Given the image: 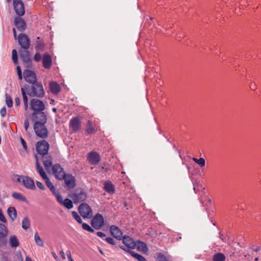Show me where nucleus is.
<instances>
[{
    "label": "nucleus",
    "mask_w": 261,
    "mask_h": 261,
    "mask_svg": "<svg viewBox=\"0 0 261 261\" xmlns=\"http://www.w3.org/2000/svg\"><path fill=\"white\" fill-rule=\"evenodd\" d=\"M198 185V181H197V180H195L194 182H193V186H194V190L195 191V193H196V188L195 187L196 186H197Z\"/></svg>",
    "instance_id": "59"
},
{
    "label": "nucleus",
    "mask_w": 261,
    "mask_h": 261,
    "mask_svg": "<svg viewBox=\"0 0 261 261\" xmlns=\"http://www.w3.org/2000/svg\"><path fill=\"white\" fill-rule=\"evenodd\" d=\"M30 109L34 112H41L45 109L43 102L39 99L34 98L30 101Z\"/></svg>",
    "instance_id": "7"
},
{
    "label": "nucleus",
    "mask_w": 261,
    "mask_h": 261,
    "mask_svg": "<svg viewBox=\"0 0 261 261\" xmlns=\"http://www.w3.org/2000/svg\"><path fill=\"white\" fill-rule=\"evenodd\" d=\"M49 89L53 94H57L60 91V87L56 82H51L49 84Z\"/></svg>",
    "instance_id": "27"
},
{
    "label": "nucleus",
    "mask_w": 261,
    "mask_h": 261,
    "mask_svg": "<svg viewBox=\"0 0 261 261\" xmlns=\"http://www.w3.org/2000/svg\"><path fill=\"white\" fill-rule=\"evenodd\" d=\"M88 159L89 162L92 165H97L100 160L99 154L94 151H91L88 153Z\"/></svg>",
    "instance_id": "17"
},
{
    "label": "nucleus",
    "mask_w": 261,
    "mask_h": 261,
    "mask_svg": "<svg viewBox=\"0 0 261 261\" xmlns=\"http://www.w3.org/2000/svg\"><path fill=\"white\" fill-rule=\"evenodd\" d=\"M13 33L14 37L15 39H17L18 37H17L16 31V30L15 28L13 29Z\"/></svg>",
    "instance_id": "61"
},
{
    "label": "nucleus",
    "mask_w": 261,
    "mask_h": 261,
    "mask_svg": "<svg viewBox=\"0 0 261 261\" xmlns=\"http://www.w3.org/2000/svg\"><path fill=\"white\" fill-rule=\"evenodd\" d=\"M13 6L15 12L18 16H21L24 14V5L21 0H14Z\"/></svg>",
    "instance_id": "13"
},
{
    "label": "nucleus",
    "mask_w": 261,
    "mask_h": 261,
    "mask_svg": "<svg viewBox=\"0 0 261 261\" xmlns=\"http://www.w3.org/2000/svg\"><path fill=\"white\" fill-rule=\"evenodd\" d=\"M28 89V85L25 84L23 87L21 88V92L22 95L23 103L28 102V97L27 96V89Z\"/></svg>",
    "instance_id": "31"
},
{
    "label": "nucleus",
    "mask_w": 261,
    "mask_h": 261,
    "mask_svg": "<svg viewBox=\"0 0 261 261\" xmlns=\"http://www.w3.org/2000/svg\"><path fill=\"white\" fill-rule=\"evenodd\" d=\"M46 123H40L35 122L33 125V128L36 135L42 139L46 138L48 136V130L45 125Z\"/></svg>",
    "instance_id": "2"
},
{
    "label": "nucleus",
    "mask_w": 261,
    "mask_h": 261,
    "mask_svg": "<svg viewBox=\"0 0 261 261\" xmlns=\"http://www.w3.org/2000/svg\"><path fill=\"white\" fill-rule=\"evenodd\" d=\"M74 203H79L86 200L87 195L86 193L81 189H76L69 194Z\"/></svg>",
    "instance_id": "3"
},
{
    "label": "nucleus",
    "mask_w": 261,
    "mask_h": 261,
    "mask_svg": "<svg viewBox=\"0 0 261 261\" xmlns=\"http://www.w3.org/2000/svg\"><path fill=\"white\" fill-rule=\"evenodd\" d=\"M6 103L9 108H11L13 106L12 99L7 94H6Z\"/></svg>",
    "instance_id": "41"
},
{
    "label": "nucleus",
    "mask_w": 261,
    "mask_h": 261,
    "mask_svg": "<svg viewBox=\"0 0 261 261\" xmlns=\"http://www.w3.org/2000/svg\"><path fill=\"white\" fill-rule=\"evenodd\" d=\"M30 227V221L28 217H24L22 221V227L24 229H27Z\"/></svg>",
    "instance_id": "36"
},
{
    "label": "nucleus",
    "mask_w": 261,
    "mask_h": 261,
    "mask_svg": "<svg viewBox=\"0 0 261 261\" xmlns=\"http://www.w3.org/2000/svg\"><path fill=\"white\" fill-rule=\"evenodd\" d=\"M66 254H67V256L69 261H74L71 257V252L70 251H68L66 252Z\"/></svg>",
    "instance_id": "55"
},
{
    "label": "nucleus",
    "mask_w": 261,
    "mask_h": 261,
    "mask_svg": "<svg viewBox=\"0 0 261 261\" xmlns=\"http://www.w3.org/2000/svg\"><path fill=\"white\" fill-rule=\"evenodd\" d=\"M29 125H30V123H29V120L28 119H25L24 120V127L25 130L27 132H28Z\"/></svg>",
    "instance_id": "47"
},
{
    "label": "nucleus",
    "mask_w": 261,
    "mask_h": 261,
    "mask_svg": "<svg viewBox=\"0 0 261 261\" xmlns=\"http://www.w3.org/2000/svg\"><path fill=\"white\" fill-rule=\"evenodd\" d=\"M96 233L97 235L100 238H105L106 237V234L102 232L98 231Z\"/></svg>",
    "instance_id": "57"
},
{
    "label": "nucleus",
    "mask_w": 261,
    "mask_h": 261,
    "mask_svg": "<svg viewBox=\"0 0 261 261\" xmlns=\"http://www.w3.org/2000/svg\"><path fill=\"white\" fill-rule=\"evenodd\" d=\"M156 261H169L167 258L161 253H158Z\"/></svg>",
    "instance_id": "45"
},
{
    "label": "nucleus",
    "mask_w": 261,
    "mask_h": 261,
    "mask_svg": "<svg viewBox=\"0 0 261 261\" xmlns=\"http://www.w3.org/2000/svg\"><path fill=\"white\" fill-rule=\"evenodd\" d=\"M105 190L109 194H113L115 191V187L111 181H106L104 184Z\"/></svg>",
    "instance_id": "24"
},
{
    "label": "nucleus",
    "mask_w": 261,
    "mask_h": 261,
    "mask_svg": "<svg viewBox=\"0 0 261 261\" xmlns=\"http://www.w3.org/2000/svg\"><path fill=\"white\" fill-rule=\"evenodd\" d=\"M15 105L16 106H18L20 104V100L18 97H15L14 99Z\"/></svg>",
    "instance_id": "56"
},
{
    "label": "nucleus",
    "mask_w": 261,
    "mask_h": 261,
    "mask_svg": "<svg viewBox=\"0 0 261 261\" xmlns=\"http://www.w3.org/2000/svg\"><path fill=\"white\" fill-rule=\"evenodd\" d=\"M17 40L21 46L20 50H28L30 46V40L28 37L24 34H20L18 36Z\"/></svg>",
    "instance_id": "6"
},
{
    "label": "nucleus",
    "mask_w": 261,
    "mask_h": 261,
    "mask_svg": "<svg viewBox=\"0 0 261 261\" xmlns=\"http://www.w3.org/2000/svg\"><path fill=\"white\" fill-rule=\"evenodd\" d=\"M112 236L118 240H121L123 237L121 230L116 226L112 225L110 228Z\"/></svg>",
    "instance_id": "19"
},
{
    "label": "nucleus",
    "mask_w": 261,
    "mask_h": 261,
    "mask_svg": "<svg viewBox=\"0 0 261 261\" xmlns=\"http://www.w3.org/2000/svg\"><path fill=\"white\" fill-rule=\"evenodd\" d=\"M104 223V219L102 216L100 214H97L91 220V225L96 229H99L101 228Z\"/></svg>",
    "instance_id": "10"
},
{
    "label": "nucleus",
    "mask_w": 261,
    "mask_h": 261,
    "mask_svg": "<svg viewBox=\"0 0 261 261\" xmlns=\"http://www.w3.org/2000/svg\"><path fill=\"white\" fill-rule=\"evenodd\" d=\"M34 58L36 61L38 62L41 60V57L39 53H36L34 56Z\"/></svg>",
    "instance_id": "51"
},
{
    "label": "nucleus",
    "mask_w": 261,
    "mask_h": 261,
    "mask_svg": "<svg viewBox=\"0 0 261 261\" xmlns=\"http://www.w3.org/2000/svg\"><path fill=\"white\" fill-rule=\"evenodd\" d=\"M36 186L41 190H45V187L40 182L37 181L36 182Z\"/></svg>",
    "instance_id": "54"
},
{
    "label": "nucleus",
    "mask_w": 261,
    "mask_h": 261,
    "mask_svg": "<svg viewBox=\"0 0 261 261\" xmlns=\"http://www.w3.org/2000/svg\"><path fill=\"white\" fill-rule=\"evenodd\" d=\"M43 47H44V45H43V43H42L41 42H38L36 44V48L37 49H39V50H42Z\"/></svg>",
    "instance_id": "52"
},
{
    "label": "nucleus",
    "mask_w": 261,
    "mask_h": 261,
    "mask_svg": "<svg viewBox=\"0 0 261 261\" xmlns=\"http://www.w3.org/2000/svg\"><path fill=\"white\" fill-rule=\"evenodd\" d=\"M56 198L57 201L62 205H63L64 207L67 208V209H71L73 207V202L72 201L68 198H66L64 200H63L62 196L59 194L56 195Z\"/></svg>",
    "instance_id": "15"
},
{
    "label": "nucleus",
    "mask_w": 261,
    "mask_h": 261,
    "mask_svg": "<svg viewBox=\"0 0 261 261\" xmlns=\"http://www.w3.org/2000/svg\"><path fill=\"white\" fill-rule=\"evenodd\" d=\"M9 244L12 248H16L19 246V242L16 236L12 235L10 237Z\"/></svg>",
    "instance_id": "23"
},
{
    "label": "nucleus",
    "mask_w": 261,
    "mask_h": 261,
    "mask_svg": "<svg viewBox=\"0 0 261 261\" xmlns=\"http://www.w3.org/2000/svg\"><path fill=\"white\" fill-rule=\"evenodd\" d=\"M82 228L83 229L91 232H93L94 231L93 228H92L88 224L85 223L82 224Z\"/></svg>",
    "instance_id": "44"
},
{
    "label": "nucleus",
    "mask_w": 261,
    "mask_h": 261,
    "mask_svg": "<svg viewBox=\"0 0 261 261\" xmlns=\"http://www.w3.org/2000/svg\"><path fill=\"white\" fill-rule=\"evenodd\" d=\"M7 213L12 221L15 220L17 217V212L14 207H9L7 210Z\"/></svg>",
    "instance_id": "29"
},
{
    "label": "nucleus",
    "mask_w": 261,
    "mask_h": 261,
    "mask_svg": "<svg viewBox=\"0 0 261 261\" xmlns=\"http://www.w3.org/2000/svg\"><path fill=\"white\" fill-rule=\"evenodd\" d=\"M8 230L7 227L2 224H0V235L8 234Z\"/></svg>",
    "instance_id": "40"
},
{
    "label": "nucleus",
    "mask_w": 261,
    "mask_h": 261,
    "mask_svg": "<svg viewBox=\"0 0 261 261\" xmlns=\"http://www.w3.org/2000/svg\"><path fill=\"white\" fill-rule=\"evenodd\" d=\"M7 234L0 235V247H6L7 244V240L6 239Z\"/></svg>",
    "instance_id": "38"
},
{
    "label": "nucleus",
    "mask_w": 261,
    "mask_h": 261,
    "mask_svg": "<svg viewBox=\"0 0 261 261\" xmlns=\"http://www.w3.org/2000/svg\"><path fill=\"white\" fill-rule=\"evenodd\" d=\"M136 243V247L137 248L138 251H141L143 253H146L147 252L148 248L145 243L139 241H137Z\"/></svg>",
    "instance_id": "25"
},
{
    "label": "nucleus",
    "mask_w": 261,
    "mask_h": 261,
    "mask_svg": "<svg viewBox=\"0 0 261 261\" xmlns=\"http://www.w3.org/2000/svg\"><path fill=\"white\" fill-rule=\"evenodd\" d=\"M34 240L35 243L37 245L41 247L44 246V243L42 240L40 238L37 232H36L34 235Z\"/></svg>",
    "instance_id": "34"
},
{
    "label": "nucleus",
    "mask_w": 261,
    "mask_h": 261,
    "mask_svg": "<svg viewBox=\"0 0 261 261\" xmlns=\"http://www.w3.org/2000/svg\"><path fill=\"white\" fill-rule=\"evenodd\" d=\"M253 246H252V248L254 250V251L255 252H258V251L261 250V246H258L255 249H253Z\"/></svg>",
    "instance_id": "62"
},
{
    "label": "nucleus",
    "mask_w": 261,
    "mask_h": 261,
    "mask_svg": "<svg viewBox=\"0 0 261 261\" xmlns=\"http://www.w3.org/2000/svg\"><path fill=\"white\" fill-rule=\"evenodd\" d=\"M220 238L224 243H229L228 239H227L225 237H223V234L220 232Z\"/></svg>",
    "instance_id": "53"
},
{
    "label": "nucleus",
    "mask_w": 261,
    "mask_h": 261,
    "mask_svg": "<svg viewBox=\"0 0 261 261\" xmlns=\"http://www.w3.org/2000/svg\"><path fill=\"white\" fill-rule=\"evenodd\" d=\"M16 70H17V74H22V73H21V69H20V67L19 66H17V67H16Z\"/></svg>",
    "instance_id": "60"
},
{
    "label": "nucleus",
    "mask_w": 261,
    "mask_h": 261,
    "mask_svg": "<svg viewBox=\"0 0 261 261\" xmlns=\"http://www.w3.org/2000/svg\"><path fill=\"white\" fill-rule=\"evenodd\" d=\"M53 173L56 178L59 180L63 179L66 173L63 168L59 164H55L52 167Z\"/></svg>",
    "instance_id": "11"
},
{
    "label": "nucleus",
    "mask_w": 261,
    "mask_h": 261,
    "mask_svg": "<svg viewBox=\"0 0 261 261\" xmlns=\"http://www.w3.org/2000/svg\"><path fill=\"white\" fill-rule=\"evenodd\" d=\"M1 115L2 117H4L6 115L7 110L6 107H3L0 111Z\"/></svg>",
    "instance_id": "50"
},
{
    "label": "nucleus",
    "mask_w": 261,
    "mask_h": 261,
    "mask_svg": "<svg viewBox=\"0 0 261 261\" xmlns=\"http://www.w3.org/2000/svg\"><path fill=\"white\" fill-rule=\"evenodd\" d=\"M71 214H72L73 217L77 221V222L78 223H82V220L77 212H76L75 211H72Z\"/></svg>",
    "instance_id": "43"
},
{
    "label": "nucleus",
    "mask_w": 261,
    "mask_h": 261,
    "mask_svg": "<svg viewBox=\"0 0 261 261\" xmlns=\"http://www.w3.org/2000/svg\"><path fill=\"white\" fill-rule=\"evenodd\" d=\"M21 142L23 147V148L27 149V144L24 139H23L22 138H21Z\"/></svg>",
    "instance_id": "58"
},
{
    "label": "nucleus",
    "mask_w": 261,
    "mask_h": 261,
    "mask_svg": "<svg viewBox=\"0 0 261 261\" xmlns=\"http://www.w3.org/2000/svg\"><path fill=\"white\" fill-rule=\"evenodd\" d=\"M20 58L22 59L23 63L26 67H29L32 65L29 50H23L19 51Z\"/></svg>",
    "instance_id": "12"
},
{
    "label": "nucleus",
    "mask_w": 261,
    "mask_h": 261,
    "mask_svg": "<svg viewBox=\"0 0 261 261\" xmlns=\"http://www.w3.org/2000/svg\"><path fill=\"white\" fill-rule=\"evenodd\" d=\"M129 253L133 257L137 259L138 261H147L144 257L137 253L135 252L134 251H129Z\"/></svg>",
    "instance_id": "33"
},
{
    "label": "nucleus",
    "mask_w": 261,
    "mask_h": 261,
    "mask_svg": "<svg viewBox=\"0 0 261 261\" xmlns=\"http://www.w3.org/2000/svg\"><path fill=\"white\" fill-rule=\"evenodd\" d=\"M36 168L37 172L40 174V176L44 179L47 178V176L44 171L43 168L40 166L38 160L36 162Z\"/></svg>",
    "instance_id": "28"
},
{
    "label": "nucleus",
    "mask_w": 261,
    "mask_h": 261,
    "mask_svg": "<svg viewBox=\"0 0 261 261\" xmlns=\"http://www.w3.org/2000/svg\"><path fill=\"white\" fill-rule=\"evenodd\" d=\"M63 179L67 187L69 189L73 188L75 186V179L71 174H66Z\"/></svg>",
    "instance_id": "20"
},
{
    "label": "nucleus",
    "mask_w": 261,
    "mask_h": 261,
    "mask_svg": "<svg viewBox=\"0 0 261 261\" xmlns=\"http://www.w3.org/2000/svg\"><path fill=\"white\" fill-rule=\"evenodd\" d=\"M42 63L45 69H48L50 67L52 61L50 56L48 54H45L44 55L42 58Z\"/></svg>",
    "instance_id": "22"
},
{
    "label": "nucleus",
    "mask_w": 261,
    "mask_h": 261,
    "mask_svg": "<svg viewBox=\"0 0 261 261\" xmlns=\"http://www.w3.org/2000/svg\"><path fill=\"white\" fill-rule=\"evenodd\" d=\"M96 129L93 126L92 122L90 120L88 121V125L86 129V132L88 134H93L95 133Z\"/></svg>",
    "instance_id": "30"
},
{
    "label": "nucleus",
    "mask_w": 261,
    "mask_h": 261,
    "mask_svg": "<svg viewBox=\"0 0 261 261\" xmlns=\"http://www.w3.org/2000/svg\"><path fill=\"white\" fill-rule=\"evenodd\" d=\"M105 240L108 243H109L110 244H111L112 245H116V242H115V240L113 238H110V237L106 238L105 239Z\"/></svg>",
    "instance_id": "46"
},
{
    "label": "nucleus",
    "mask_w": 261,
    "mask_h": 261,
    "mask_svg": "<svg viewBox=\"0 0 261 261\" xmlns=\"http://www.w3.org/2000/svg\"><path fill=\"white\" fill-rule=\"evenodd\" d=\"M192 160L194 162L198 164L201 167H204L205 165V161L203 158H200L199 159L196 158H193Z\"/></svg>",
    "instance_id": "37"
},
{
    "label": "nucleus",
    "mask_w": 261,
    "mask_h": 261,
    "mask_svg": "<svg viewBox=\"0 0 261 261\" xmlns=\"http://www.w3.org/2000/svg\"><path fill=\"white\" fill-rule=\"evenodd\" d=\"M23 76L25 81L30 84H34L37 81L36 74L31 70H24L23 72Z\"/></svg>",
    "instance_id": "14"
},
{
    "label": "nucleus",
    "mask_w": 261,
    "mask_h": 261,
    "mask_svg": "<svg viewBox=\"0 0 261 261\" xmlns=\"http://www.w3.org/2000/svg\"><path fill=\"white\" fill-rule=\"evenodd\" d=\"M225 258V256L222 253H217L213 256V261H224Z\"/></svg>",
    "instance_id": "32"
},
{
    "label": "nucleus",
    "mask_w": 261,
    "mask_h": 261,
    "mask_svg": "<svg viewBox=\"0 0 261 261\" xmlns=\"http://www.w3.org/2000/svg\"><path fill=\"white\" fill-rule=\"evenodd\" d=\"M69 125L74 132H76L81 128V122L77 117H74L70 121Z\"/></svg>",
    "instance_id": "18"
},
{
    "label": "nucleus",
    "mask_w": 261,
    "mask_h": 261,
    "mask_svg": "<svg viewBox=\"0 0 261 261\" xmlns=\"http://www.w3.org/2000/svg\"><path fill=\"white\" fill-rule=\"evenodd\" d=\"M14 24L19 31L22 32L25 29V23L19 16L15 18Z\"/></svg>",
    "instance_id": "21"
},
{
    "label": "nucleus",
    "mask_w": 261,
    "mask_h": 261,
    "mask_svg": "<svg viewBox=\"0 0 261 261\" xmlns=\"http://www.w3.org/2000/svg\"><path fill=\"white\" fill-rule=\"evenodd\" d=\"M45 180V184L47 187L50 189V191L52 192L53 194L56 197L57 195L59 194L58 192H57L56 190V189L51 182L50 181V179L48 178V177H47L46 178L44 179Z\"/></svg>",
    "instance_id": "26"
},
{
    "label": "nucleus",
    "mask_w": 261,
    "mask_h": 261,
    "mask_svg": "<svg viewBox=\"0 0 261 261\" xmlns=\"http://www.w3.org/2000/svg\"><path fill=\"white\" fill-rule=\"evenodd\" d=\"M12 196L14 198L19 200L21 201L25 202L27 201L26 198L24 196H23L21 194L19 193H17V192L13 193L12 194Z\"/></svg>",
    "instance_id": "35"
},
{
    "label": "nucleus",
    "mask_w": 261,
    "mask_h": 261,
    "mask_svg": "<svg viewBox=\"0 0 261 261\" xmlns=\"http://www.w3.org/2000/svg\"><path fill=\"white\" fill-rule=\"evenodd\" d=\"M79 211L81 215L84 218H90L92 215L91 207L85 203H83L80 205Z\"/></svg>",
    "instance_id": "9"
},
{
    "label": "nucleus",
    "mask_w": 261,
    "mask_h": 261,
    "mask_svg": "<svg viewBox=\"0 0 261 261\" xmlns=\"http://www.w3.org/2000/svg\"><path fill=\"white\" fill-rule=\"evenodd\" d=\"M43 165L46 169L52 166L51 159L50 157L44 159Z\"/></svg>",
    "instance_id": "39"
},
{
    "label": "nucleus",
    "mask_w": 261,
    "mask_h": 261,
    "mask_svg": "<svg viewBox=\"0 0 261 261\" xmlns=\"http://www.w3.org/2000/svg\"><path fill=\"white\" fill-rule=\"evenodd\" d=\"M25 261H33V260L29 256H27L25 257Z\"/></svg>",
    "instance_id": "64"
},
{
    "label": "nucleus",
    "mask_w": 261,
    "mask_h": 261,
    "mask_svg": "<svg viewBox=\"0 0 261 261\" xmlns=\"http://www.w3.org/2000/svg\"><path fill=\"white\" fill-rule=\"evenodd\" d=\"M17 259L18 261H23V258L21 253L19 251L17 252L16 254Z\"/></svg>",
    "instance_id": "49"
},
{
    "label": "nucleus",
    "mask_w": 261,
    "mask_h": 261,
    "mask_svg": "<svg viewBox=\"0 0 261 261\" xmlns=\"http://www.w3.org/2000/svg\"><path fill=\"white\" fill-rule=\"evenodd\" d=\"M250 88L252 90H254L255 89V85L254 84H251L250 85Z\"/></svg>",
    "instance_id": "63"
},
{
    "label": "nucleus",
    "mask_w": 261,
    "mask_h": 261,
    "mask_svg": "<svg viewBox=\"0 0 261 261\" xmlns=\"http://www.w3.org/2000/svg\"><path fill=\"white\" fill-rule=\"evenodd\" d=\"M123 243L124 244L126 247L123 246H119V248L129 253V251H132V249H134L136 248V242H135L134 240L127 236H124L122 238Z\"/></svg>",
    "instance_id": "5"
},
{
    "label": "nucleus",
    "mask_w": 261,
    "mask_h": 261,
    "mask_svg": "<svg viewBox=\"0 0 261 261\" xmlns=\"http://www.w3.org/2000/svg\"><path fill=\"white\" fill-rule=\"evenodd\" d=\"M31 87L28 85L27 89V94L31 97H42L44 95V91L41 83L35 82Z\"/></svg>",
    "instance_id": "1"
},
{
    "label": "nucleus",
    "mask_w": 261,
    "mask_h": 261,
    "mask_svg": "<svg viewBox=\"0 0 261 261\" xmlns=\"http://www.w3.org/2000/svg\"><path fill=\"white\" fill-rule=\"evenodd\" d=\"M16 180L28 189L34 190L35 188L34 180L29 176L16 175Z\"/></svg>",
    "instance_id": "4"
},
{
    "label": "nucleus",
    "mask_w": 261,
    "mask_h": 261,
    "mask_svg": "<svg viewBox=\"0 0 261 261\" xmlns=\"http://www.w3.org/2000/svg\"><path fill=\"white\" fill-rule=\"evenodd\" d=\"M0 221L3 223H6L7 222V219L5 218V216L2 213V211L0 209Z\"/></svg>",
    "instance_id": "48"
},
{
    "label": "nucleus",
    "mask_w": 261,
    "mask_h": 261,
    "mask_svg": "<svg viewBox=\"0 0 261 261\" xmlns=\"http://www.w3.org/2000/svg\"><path fill=\"white\" fill-rule=\"evenodd\" d=\"M32 118L35 122H39L40 123H46L47 118L44 113L42 111L33 112L32 114Z\"/></svg>",
    "instance_id": "16"
},
{
    "label": "nucleus",
    "mask_w": 261,
    "mask_h": 261,
    "mask_svg": "<svg viewBox=\"0 0 261 261\" xmlns=\"http://www.w3.org/2000/svg\"><path fill=\"white\" fill-rule=\"evenodd\" d=\"M12 60L15 64L18 63L17 60V53L16 49H13L12 52Z\"/></svg>",
    "instance_id": "42"
},
{
    "label": "nucleus",
    "mask_w": 261,
    "mask_h": 261,
    "mask_svg": "<svg viewBox=\"0 0 261 261\" xmlns=\"http://www.w3.org/2000/svg\"><path fill=\"white\" fill-rule=\"evenodd\" d=\"M49 148V145L45 140L39 141L36 144V151L41 154L44 155L47 154Z\"/></svg>",
    "instance_id": "8"
}]
</instances>
